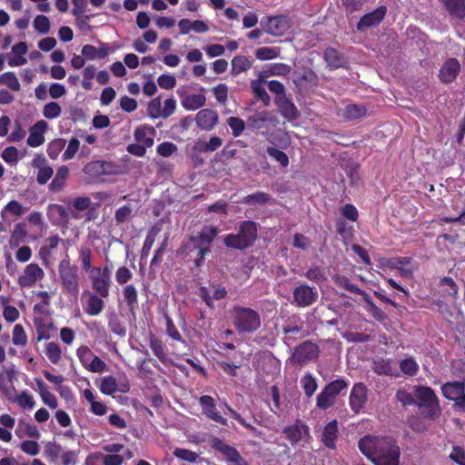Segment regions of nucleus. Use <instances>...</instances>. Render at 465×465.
Instances as JSON below:
<instances>
[{"label":"nucleus","mask_w":465,"mask_h":465,"mask_svg":"<svg viewBox=\"0 0 465 465\" xmlns=\"http://www.w3.org/2000/svg\"><path fill=\"white\" fill-rule=\"evenodd\" d=\"M270 121L268 112H257L247 118V125L252 130H259L265 126V124Z\"/></svg>","instance_id":"obj_39"},{"label":"nucleus","mask_w":465,"mask_h":465,"mask_svg":"<svg viewBox=\"0 0 465 465\" xmlns=\"http://www.w3.org/2000/svg\"><path fill=\"white\" fill-rule=\"evenodd\" d=\"M449 14L460 20L465 17V0H442Z\"/></svg>","instance_id":"obj_34"},{"label":"nucleus","mask_w":465,"mask_h":465,"mask_svg":"<svg viewBox=\"0 0 465 465\" xmlns=\"http://www.w3.org/2000/svg\"><path fill=\"white\" fill-rule=\"evenodd\" d=\"M34 325L36 331V340L41 341L43 340H49L53 337L54 332L56 331L53 322H47L42 317L34 318Z\"/></svg>","instance_id":"obj_20"},{"label":"nucleus","mask_w":465,"mask_h":465,"mask_svg":"<svg viewBox=\"0 0 465 465\" xmlns=\"http://www.w3.org/2000/svg\"><path fill=\"white\" fill-rule=\"evenodd\" d=\"M266 153L274 161L279 163L282 167L286 168L289 165V157L283 151H281L274 146H268L266 148Z\"/></svg>","instance_id":"obj_52"},{"label":"nucleus","mask_w":465,"mask_h":465,"mask_svg":"<svg viewBox=\"0 0 465 465\" xmlns=\"http://www.w3.org/2000/svg\"><path fill=\"white\" fill-rule=\"evenodd\" d=\"M218 227L214 225L203 226V230L196 235H191L189 242L191 243H200L210 246L219 233Z\"/></svg>","instance_id":"obj_21"},{"label":"nucleus","mask_w":465,"mask_h":465,"mask_svg":"<svg viewBox=\"0 0 465 465\" xmlns=\"http://www.w3.org/2000/svg\"><path fill=\"white\" fill-rule=\"evenodd\" d=\"M323 57L327 65L331 69H337L343 65L344 58L339 51L333 47H327L324 50Z\"/></svg>","instance_id":"obj_35"},{"label":"nucleus","mask_w":465,"mask_h":465,"mask_svg":"<svg viewBox=\"0 0 465 465\" xmlns=\"http://www.w3.org/2000/svg\"><path fill=\"white\" fill-rule=\"evenodd\" d=\"M338 422L336 420H333L328 422L323 428L322 434V441L325 447L331 450H334L336 448V440L338 437Z\"/></svg>","instance_id":"obj_23"},{"label":"nucleus","mask_w":465,"mask_h":465,"mask_svg":"<svg viewBox=\"0 0 465 465\" xmlns=\"http://www.w3.org/2000/svg\"><path fill=\"white\" fill-rule=\"evenodd\" d=\"M366 108L362 105L349 104L345 107L343 117L347 120L361 118L366 114Z\"/></svg>","instance_id":"obj_54"},{"label":"nucleus","mask_w":465,"mask_h":465,"mask_svg":"<svg viewBox=\"0 0 465 465\" xmlns=\"http://www.w3.org/2000/svg\"><path fill=\"white\" fill-rule=\"evenodd\" d=\"M72 4L74 5L72 15L77 18L79 24L86 25L92 17V15H84L87 9V0H72Z\"/></svg>","instance_id":"obj_36"},{"label":"nucleus","mask_w":465,"mask_h":465,"mask_svg":"<svg viewBox=\"0 0 465 465\" xmlns=\"http://www.w3.org/2000/svg\"><path fill=\"white\" fill-rule=\"evenodd\" d=\"M460 71V64L457 58H448L439 72V78L443 84L452 83Z\"/></svg>","instance_id":"obj_17"},{"label":"nucleus","mask_w":465,"mask_h":465,"mask_svg":"<svg viewBox=\"0 0 465 465\" xmlns=\"http://www.w3.org/2000/svg\"><path fill=\"white\" fill-rule=\"evenodd\" d=\"M284 334H299L300 338H303L307 333L303 331V321L298 314H292L287 318L282 326Z\"/></svg>","instance_id":"obj_24"},{"label":"nucleus","mask_w":465,"mask_h":465,"mask_svg":"<svg viewBox=\"0 0 465 465\" xmlns=\"http://www.w3.org/2000/svg\"><path fill=\"white\" fill-rule=\"evenodd\" d=\"M387 14V7L381 5L372 12L365 14L357 23V30L364 31L367 28L376 26L384 19Z\"/></svg>","instance_id":"obj_16"},{"label":"nucleus","mask_w":465,"mask_h":465,"mask_svg":"<svg viewBox=\"0 0 465 465\" xmlns=\"http://www.w3.org/2000/svg\"><path fill=\"white\" fill-rule=\"evenodd\" d=\"M413 395L417 401L418 407H440L437 395L428 386H414Z\"/></svg>","instance_id":"obj_15"},{"label":"nucleus","mask_w":465,"mask_h":465,"mask_svg":"<svg viewBox=\"0 0 465 465\" xmlns=\"http://www.w3.org/2000/svg\"><path fill=\"white\" fill-rule=\"evenodd\" d=\"M0 84L7 86L13 91L20 90V83L14 72H6L0 75Z\"/></svg>","instance_id":"obj_57"},{"label":"nucleus","mask_w":465,"mask_h":465,"mask_svg":"<svg viewBox=\"0 0 465 465\" xmlns=\"http://www.w3.org/2000/svg\"><path fill=\"white\" fill-rule=\"evenodd\" d=\"M294 303L298 307L305 308L312 305L318 299V292L308 284H301L292 291Z\"/></svg>","instance_id":"obj_8"},{"label":"nucleus","mask_w":465,"mask_h":465,"mask_svg":"<svg viewBox=\"0 0 465 465\" xmlns=\"http://www.w3.org/2000/svg\"><path fill=\"white\" fill-rule=\"evenodd\" d=\"M261 25L266 33L275 36L283 35L290 28L289 20L286 15L263 17Z\"/></svg>","instance_id":"obj_10"},{"label":"nucleus","mask_w":465,"mask_h":465,"mask_svg":"<svg viewBox=\"0 0 465 465\" xmlns=\"http://www.w3.org/2000/svg\"><path fill=\"white\" fill-rule=\"evenodd\" d=\"M76 355L81 362V364L84 366L85 370H88V364L90 361H92V359L94 358V354L92 351V350L86 346L82 345L76 350Z\"/></svg>","instance_id":"obj_58"},{"label":"nucleus","mask_w":465,"mask_h":465,"mask_svg":"<svg viewBox=\"0 0 465 465\" xmlns=\"http://www.w3.org/2000/svg\"><path fill=\"white\" fill-rule=\"evenodd\" d=\"M44 276L45 272L37 263H29L25 266L23 274L19 276L18 284L21 288H30Z\"/></svg>","instance_id":"obj_14"},{"label":"nucleus","mask_w":465,"mask_h":465,"mask_svg":"<svg viewBox=\"0 0 465 465\" xmlns=\"http://www.w3.org/2000/svg\"><path fill=\"white\" fill-rule=\"evenodd\" d=\"M45 355L53 364H58L62 359V350L56 342H48L45 345Z\"/></svg>","instance_id":"obj_47"},{"label":"nucleus","mask_w":465,"mask_h":465,"mask_svg":"<svg viewBox=\"0 0 465 465\" xmlns=\"http://www.w3.org/2000/svg\"><path fill=\"white\" fill-rule=\"evenodd\" d=\"M124 300L130 312L134 313L138 308V292L134 284H127L123 289Z\"/></svg>","instance_id":"obj_31"},{"label":"nucleus","mask_w":465,"mask_h":465,"mask_svg":"<svg viewBox=\"0 0 465 465\" xmlns=\"http://www.w3.org/2000/svg\"><path fill=\"white\" fill-rule=\"evenodd\" d=\"M69 177V168L66 165H61L57 168L55 175L49 184L51 192H61L64 190L66 181Z\"/></svg>","instance_id":"obj_28"},{"label":"nucleus","mask_w":465,"mask_h":465,"mask_svg":"<svg viewBox=\"0 0 465 465\" xmlns=\"http://www.w3.org/2000/svg\"><path fill=\"white\" fill-rule=\"evenodd\" d=\"M77 267L71 264L68 258L63 259L58 264V272L63 288L72 296L79 293Z\"/></svg>","instance_id":"obj_4"},{"label":"nucleus","mask_w":465,"mask_h":465,"mask_svg":"<svg viewBox=\"0 0 465 465\" xmlns=\"http://www.w3.org/2000/svg\"><path fill=\"white\" fill-rule=\"evenodd\" d=\"M83 172L88 183H95L101 180L104 175L114 174L115 165L112 162L96 160L87 163Z\"/></svg>","instance_id":"obj_5"},{"label":"nucleus","mask_w":465,"mask_h":465,"mask_svg":"<svg viewBox=\"0 0 465 465\" xmlns=\"http://www.w3.org/2000/svg\"><path fill=\"white\" fill-rule=\"evenodd\" d=\"M47 127V124L44 121H38L30 128V134L27 138V144L31 147H38L45 143L44 132Z\"/></svg>","instance_id":"obj_25"},{"label":"nucleus","mask_w":465,"mask_h":465,"mask_svg":"<svg viewBox=\"0 0 465 465\" xmlns=\"http://www.w3.org/2000/svg\"><path fill=\"white\" fill-rule=\"evenodd\" d=\"M400 369L403 374L413 377L419 371V364L414 357L411 356L400 361Z\"/></svg>","instance_id":"obj_46"},{"label":"nucleus","mask_w":465,"mask_h":465,"mask_svg":"<svg viewBox=\"0 0 465 465\" xmlns=\"http://www.w3.org/2000/svg\"><path fill=\"white\" fill-rule=\"evenodd\" d=\"M333 282L339 287L343 288L351 293L360 295L364 293V291L361 290L356 284L351 283L347 276L337 274L333 277Z\"/></svg>","instance_id":"obj_45"},{"label":"nucleus","mask_w":465,"mask_h":465,"mask_svg":"<svg viewBox=\"0 0 465 465\" xmlns=\"http://www.w3.org/2000/svg\"><path fill=\"white\" fill-rule=\"evenodd\" d=\"M154 134V128L147 124L137 127L134 133V140L136 141V143H139L148 147H152L153 145Z\"/></svg>","instance_id":"obj_26"},{"label":"nucleus","mask_w":465,"mask_h":465,"mask_svg":"<svg viewBox=\"0 0 465 465\" xmlns=\"http://www.w3.org/2000/svg\"><path fill=\"white\" fill-rule=\"evenodd\" d=\"M280 54V51L275 47H260L255 51V56L261 61L271 60L277 58Z\"/></svg>","instance_id":"obj_59"},{"label":"nucleus","mask_w":465,"mask_h":465,"mask_svg":"<svg viewBox=\"0 0 465 465\" xmlns=\"http://www.w3.org/2000/svg\"><path fill=\"white\" fill-rule=\"evenodd\" d=\"M367 387L362 382L355 383L350 394L351 407H363L367 401Z\"/></svg>","instance_id":"obj_27"},{"label":"nucleus","mask_w":465,"mask_h":465,"mask_svg":"<svg viewBox=\"0 0 465 465\" xmlns=\"http://www.w3.org/2000/svg\"><path fill=\"white\" fill-rule=\"evenodd\" d=\"M218 114L212 109H201L195 115L197 126L205 131L213 130L218 124Z\"/></svg>","instance_id":"obj_18"},{"label":"nucleus","mask_w":465,"mask_h":465,"mask_svg":"<svg viewBox=\"0 0 465 465\" xmlns=\"http://www.w3.org/2000/svg\"><path fill=\"white\" fill-rule=\"evenodd\" d=\"M149 346L154 356H156L161 362L165 363L167 361V348L163 341L153 332L149 334Z\"/></svg>","instance_id":"obj_29"},{"label":"nucleus","mask_w":465,"mask_h":465,"mask_svg":"<svg viewBox=\"0 0 465 465\" xmlns=\"http://www.w3.org/2000/svg\"><path fill=\"white\" fill-rule=\"evenodd\" d=\"M391 363L392 361L390 359H381L373 362L372 370L375 373L379 375L397 376L394 373V370Z\"/></svg>","instance_id":"obj_42"},{"label":"nucleus","mask_w":465,"mask_h":465,"mask_svg":"<svg viewBox=\"0 0 465 465\" xmlns=\"http://www.w3.org/2000/svg\"><path fill=\"white\" fill-rule=\"evenodd\" d=\"M348 387V382L343 379H337L328 383L317 396L316 407H330L334 399Z\"/></svg>","instance_id":"obj_7"},{"label":"nucleus","mask_w":465,"mask_h":465,"mask_svg":"<svg viewBox=\"0 0 465 465\" xmlns=\"http://www.w3.org/2000/svg\"><path fill=\"white\" fill-rule=\"evenodd\" d=\"M91 281L93 290L102 298L109 296L111 285V271L108 266L94 267L92 270Z\"/></svg>","instance_id":"obj_6"},{"label":"nucleus","mask_w":465,"mask_h":465,"mask_svg":"<svg viewBox=\"0 0 465 465\" xmlns=\"http://www.w3.org/2000/svg\"><path fill=\"white\" fill-rule=\"evenodd\" d=\"M161 232V228L154 225L153 226L146 234L145 240L143 244V248L141 251V258H147L150 254L151 249L155 242L156 236Z\"/></svg>","instance_id":"obj_38"},{"label":"nucleus","mask_w":465,"mask_h":465,"mask_svg":"<svg viewBox=\"0 0 465 465\" xmlns=\"http://www.w3.org/2000/svg\"><path fill=\"white\" fill-rule=\"evenodd\" d=\"M25 227V223H18L15 225L9 239L11 247H18L21 243L25 242L27 237Z\"/></svg>","instance_id":"obj_37"},{"label":"nucleus","mask_w":465,"mask_h":465,"mask_svg":"<svg viewBox=\"0 0 465 465\" xmlns=\"http://www.w3.org/2000/svg\"><path fill=\"white\" fill-rule=\"evenodd\" d=\"M99 389L103 393L107 395H112L119 390L116 379L113 376L103 377L99 385Z\"/></svg>","instance_id":"obj_51"},{"label":"nucleus","mask_w":465,"mask_h":465,"mask_svg":"<svg viewBox=\"0 0 465 465\" xmlns=\"http://www.w3.org/2000/svg\"><path fill=\"white\" fill-rule=\"evenodd\" d=\"M213 288V295L210 294L209 289L205 286H201L199 288V296L203 299L205 304L213 309V301H220L224 299L227 296V290L222 284H212Z\"/></svg>","instance_id":"obj_19"},{"label":"nucleus","mask_w":465,"mask_h":465,"mask_svg":"<svg viewBox=\"0 0 465 465\" xmlns=\"http://www.w3.org/2000/svg\"><path fill=\"white\" fill-rule=\"evenodd\" d=\"M82 54L88 60L104 59L108 55V49L105 46L96 48L92 45H85L82 48Z\"/></svg>","instance_id":"obj_41"},{"label":"nucleus","mask_w":465,"mask_h":465,"mask_svg":"<svg viewBox=\"0 0 465 465\" xmlns=\"http://www.w3.org/2000/svg\"><path fill=\"white\" fill-rule=\"evenodd\" d=\"M411 257H393L388 260L387 265L391 269L398 270L401 276L408 277L412 274V271L405 268V266L411 264Z\"/></svg>","instance_id":"obj_32"},{"label":"nucleus","mask_w":465,"mask_h":465,"mask_svg":"<svg viewBox=\"0 0 465 465\" xmlns=\"http://www.w3.org/2000/svg\"><path fill=\"white\" fill-rule=\"evenodd\" d=\"M443 396L456 403L454 407H465V381L446 382L441 386Z\"/></svg>","instance_id":"obj_9"},{"label":"nucleus","mask_w":465,"mask_h":465,"mask_svg":"<svg viewBox=\"0 0 465 465\" xmlns=\"http://www.w3.org/2000/svg\"><path fill=\"white\" fill-rule=\"evenodd\" d=\"M49 210L55 212L62 222H67L70 218L80 219L78 213H69L64 205L54 203L49 205Z\"/></svg>","instance_id":"obj_56"},{"label":"nucleus","mask_w":465,"mask_h":465,"mask_svg":"<svg viewBox=\"0 0 465 465\" xmlns=\"http://www.w3.org/2000/svg\"><path fill=\"white\" fill-rule=\"evenodd\" d=\"M108 328L113 333L121 337H124L126 333L125 327L115 314H112L108 318Z\"/></svg>","instance_id":"obj_60"},{"label":"nucleus","mask_w":465,"mask_h":465,"mask_svg":"<svg viewBox=\"0 0 465 465\" xmlns=\"http://www.w3.org/2000/svg\"><path fill=\"white\" fill-rule=\"evenodd\" d=\"M231 66V74L232 76H237L251 69L252 66V61L244 55H236L232 59Z\"/></svg>","instance_id":"obj_30"},{"label":"nucleus","mask_w":465,"mask_h":465,"mask_svg":"<svg viewBox=\"0 0 465 465\" xmlns=\"http://www.w3.org/2000/svg\"><path fill=\"white\" fill-rule=\"evenodd\" d=\"M223 144L222 138L218 136H213L207 143H200L193 146V151L198 150L199 152H214Z\"/></svg>","instance_id":"obj_53"},{"label":"nucleus","mask_w":465,"mask_h":465,"mask_svg":"<svg viewBox=\"0 0 465 465\" xmlns=\"http://www.w3.org/2000/svg\"><path fill=\"white\" fill-rule=\"evenodd\" d=\"M62 451V446L56 442L49 441L45 445L44 453L49 462L58 464Z\"/></svg>","instance_id":"obj_44"},{"label":"nucleus","mask_w":465,"mask_h":465,"mask_svg":"<svg viewBox=\"0 0 465 465\" xmlns=\"http://www.w3.org/2000/svg\"><path fill=\"white\" fill-rule=\"evenodd\" d=\"M361 296L363 298V301L367 304L368 312L375 320L382 322L387 318L385 312L373 302V301L366 292H364V293Z\"/></svg>","instance_id":"obj_43"},{"label":"nucleus","mask_w":465,"mask_h":465,"mask_svg":"<svg viewBox=\"0 0 465 465\" xmlns=\"http://www.w3.org/2000/svg\"><path fill=\"white\" fill-rule=\"evenodd\" d=\"M304 276L314 282L320 283L324 282L327 278L325 275L324 270L318 266V265H312L305 272Z\"/></svg>","instance_id":"obj_55"},{"label":"nucleus","mask_w":465,"mask_h":465,"mask_svg":"<svg viewBox=\"0 0 465 465\" xmlns=\"http://www.w3.org/2000/svg\"><path fill=\"white\" fill-rule=\"evenodd\" d=\"M12 341L16 346H25L27 344V335L22 324L15 325Z\"/></svg>","instance_id":"obj_62"},{"label":"nucleus","mask_w":465,"mask_h":465,"mask_svg":"<svg viewBox=\"0 0 465 465\" xmlns=\"http://www.w3.org/2000/svg\"><path fill=\"white\" fill-rule=\"evenodd\" d=\"M104 308V302L102 297L96 294L90 295L86 302L85 312L87 314L95 316L100 314Z\"/></svg>","instance_id":"obj_40"},{"label":"nucleus","mask_w":465,"mask_h":465,"mask_svg":"<svg viewBox=\"0 0 465 465\" xmlns=\"http://www.w3.org/2000/svg\"><path fill=\"white\" fill-rule=\"evenodd\" d=\"M318 353V346L311 341H305L294 349L292 360L295 363L303 364L316 358Z\"/></svg>","instance_id":"obj_12"},{"label":"nucleus","mask_w":465,"mask_h":465,"mask_svg":"<svg viewBox=\"0 0 465 465\" xmlns=\"http://www.w3.org/2000/svg\"><path fill=\"white\" fill-rule=\"evenodd\" d=\"M271 200V196L269 193L264 192H256L254 193L246 195L242 199V203L244 204H266Z\"/></svg>","instance_id":"obj_48"},{"label":"nucleus","mask_w":465,"mask_h":465,"mask_svg":"<svg viewBox=\"0 0 465 465\" xmlns=\"http://www.w3.org/2000/svg\"><path fill=\"white\" fill-rule=\"evenodd\" d=\"M258 236L257 223L251 220L240 223L237 233H228L223 239L227 248L243 251L252 247Z\"/></svg>","instance_id":"obj_3"},{"label":"nucleus","mask_w":465,"mask_h":465,"mask_svg":"<svg viewBox=\"0 0 465 465\" xmlns=\"http://www.w3.org/2000/svg\"><path fill=\"white\" fill-rule=\"evenodd\" d=\"M282 434L292 446L310 438L309 427L302 420H296L293 424L285 426Z\"/></svg>","instance_id":"obj_11"},{"label":"nucleus","mask_w":465,"mask_h":465,"mask_svg":"<svg viewBox=\"0 0 465 465\" xmlns=\"http://www.w3.org/2000/svg\"><path fill=\"white\" fill-rule=\"evenodd\" d=\"M37 387L39 389V392L44 403L49 407H56V397L49 391L45 382L42 381H37Z\"/></svg>","instance_id":"obj_49"},{"label":"nucleus","mask_w":465,"mask_h":465,"mask_svg":"<svg viewBox=\"0 0 465 465\" xmlns=\"http://www.w3.org/2000/svg\"><path fill=\"white\" fill-rule=\"evenodd\" d=\"M211 447L223 453L226 460L232 465H241L243 463V458L240 452L232 446L226 444L222 439L213 437L211 441Z\"/></svg>","instance_id":"obj_13"},{"label":"nucleus","mask_w":465,"mask_h":465,"mask_svg":"<svg viewBox=\"0 0 465 465\" xmlns=\"http://www.w3.org/2000/svg\"><path fill=\"white\" fill-rule=\"evenodd\" d=\"M34 27L41 35L48 34L50 31V20L44 15H38L34 20Z\"/></svg>","instance_id":"obj_64"},{"label":"nucleus","mask_w":465,"mask_h":465,"mask_svg":"<svg viewBox=\"0 0 465 465\" xmlns=\"http://www.w3.org/2000/svg\"><path fill=\"white\" fill-rule=\"evenodd\" d=\"M92 250L88 245H81L79 249V259L82 263V269L84 272H89L94 269L92 268Z\"/></svg>","instance_id":"obj_50"},{"label":"nucleus","mask_w":465,"mask_h":465,"mask_svg":"<svg viewBox=\"0 0 465 465\" xmlns=\"http://www.w3.org/2000/svg\"><path fill=\"white\" fill-rule=\"evenodd\" d=\"M274 102L279 112L284 118L288 120H295L298 117V110L296 106L285 94L275 97Z\"/></svg>","instance_id":"obj_22"},{"label":"nucleus","mask_w":465,"mask_h":465,"mask_svg":"<svg viewBox=\"0 0 465 465\" xmlns=\"http://www.w3.org/2000/svg\"><path fill=\"white\" fill-rule=\"evenodd\" d=\"M251 87L257 99L261 100L266 106L270 104L271 98L260 82L253 81Z\"/></svg>","instance_id":"obj_61"},{"label":"nucleus","mask_w":465,"mask_h":465,"mask_svg":"<svg viewBox=\"0 0 465 465\" xmlns=\"http://www.w3.org/2000/svg\"><path fill=\"white\" fill-rule=\"evenodd\" d=\"M359 449L374 465H400L401 450L391 437L366 435L359 440Z\"/></svg>","instance_id":"obj_1"},{"label":"nucleus","mask_w":465,"mask_h":465,"mask_svg":"<svg viewBox=\"0 0 465 465\" xmlns=\"http://www.w3.org/2000/svg\"><path fill=\"white\" fill-rule=\"evenodd\" d=\"M206 98L201 94H188L183 97L181 104L186 110L195 111L205 104Z\"/></svg>","instance_id":"obj_33"},{"label":"nucleus","mask_w":465,"mask_h":465,"mask_svg":"<svg viewBox=\"0 0 465 465\" xmlns=\"http://www.w3.org/2000/svg\"><path fill=\"white\" fill-rule=\"evenodd\" d=\"M230 319L234 330L239 334H251L257 331L262 325L258 311L242 305H233L230 310Z\"/></svg>","instance_id":"obj_2"},{"label":"nucleus","mask_w":465,"mask_h":465,"mask_svg":"<svg viewBox=\"0 0 465 465\" xmlns=\"http://www.w3.org/2000/svg\"><path fill=\"white\" fill-rule=\"evenodd\" d=\"M227 124L232 129V134L234 137H238L242 134V133L245 129V123L244 121L237 116H232L227 119Z\"/></svg>","instance_id":"obj_63"}]
</instances>
